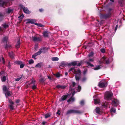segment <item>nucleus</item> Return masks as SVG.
<instances>
[{
  "mask_svg": "<svg viewBox=\"0 0 125 125\" xmlns=\"http://www.w3.org/2000/svg\"><path fill=\"white\" fill-rule=\"evenodd\" d=\"M13 10L12 9H11L9 8L8 10L7 11V13H9L11 12H12L13 11Z\"/></svg>",
  "mask_w": 125,
  "mask_h": 125,
  "instance_id": "31",
  "label": "nucleus"
},
{
  "mask_svg": "<svg viewBox=\"0 0 125 125\" xmlns=\"http://www.w3.org/2000/svg\"><path fill=\"white\" fill-rule=\"evenodd\" d=\"M32 40L34 41H40L41 40L40 38L36 36H32Z\"/></svg>",
  "mask_w": 125,
  "mask_h": 125,
  "instance_id": "11",
  "label": "nucleus"
},
{
  "mask_svg": "<svg viewBox=\"0 0 125 125\" xmlns=\"http://www.w3.org/2000/svg\"><path fill=\"white\" fill-rule=\"evenodd\" d=\"M56 87L58 88L64 89L65 88V87L63 85H58L56 86Z\"/></svg>",
  "mask_w": 125,
  "mask_h": 125,
  "instance_id": "22",
  "label": "nucleus"
},
{
  "mask_svg": "<svg viewBox=\"0 0 125 125\" xmlns=\"http://www.w3.org/2000/svg\"><path fill=\"white\" fill-rule=\"evenodd\" d=\"M124 0H119L118 1L119 3L120 4L121 6H122V5H121L124 2Z\"/></svg>",
  "mask_w": 125,
  "mask_h": 125,
  "instance_id": "37",
  "label": "nucleus"
},
{
  "mask_svg": "<svg viewBox=\"0 0 125 125\" xmlns=\"http://www.w3.org/2000/svg\"><path fill=\"white\" fill-rule=\"evenodd\" d=\"M1 80L2 82H4L6 80V77L5 76H4L1 78Z\"/></svg>",
  "mask_w": 125,
  "mask_h": 125,
  "instance_id": "29",
  "label": "nucleus"
},
{
  "mask_svg": "<svg viewBox=\"0 0 125 125\" xmlns=\"http://www.w3.org/2000/svg\"><path fill=\"white\" fill-rule=\"evenodd\" d=\"M37 55V54H36L35 53L32 55V58H35Z\"/></svg>",
  "mask_w": 125,
  "mask_h": 125,
  "instance_id": "57",
  "label": "nucleus"
},
{
  "mask_svg": "<svg viewBox=\"0 0 125 125\" xmlns=\"http://www.w3.org/2000/svg\"><path fill=\"white\" fill-rule=\"evenodd\" d=\"M19 100H17L16 101V103H19Z\"/></svg>",
  "mask_w": 125,
  "mask_h": 125,
  "instance_id": "63",
  "label": "nucleus"
},
{
  "mask_svg": "<svg viewBox=\"0 0 125 125\" xmlns=\"http://www.w3.org/2000/svg\"><path fill=\"white\" fill-rule=\"evenodd\" d=\"M113 95V94L111 91H106L105 94L104 99L106 100H110L111 99Z\"/></svg>",
  "mask_w": 125,
  "mask_h": 125,
  "instance_id": "2",
  "label": "nucleus"
},
{
  "mask_svg": "<svg viewBox=\"0 0 125 125\" xmlns=\"http://www.w3.org/2000/svg\"><path fill=\"white\" fill-rule=\"evenodd\" d=\"M99 62L100 64L103 63L104 62H105L107 64H109L110 63L109 59L106 57L105 56L103 57L99 61Z\"/></svg>",
  "mask_w": 125,
  "mask_h": 125,
  "instance_id": "3",
  "label": "nucleus"
},
{
  "mask_svg": "<svg viewBox=\"0 0 125 125\" xmlns=\"http://www.w3.org/2000/svg\"><path fill=\"white\" fill-rule=\"evenodd\" d=\"M42 52V51L40 49L38 52L36 53V54H37V55H38L40 54H41Z\"/></svg>",
  "mask_w": 125,
  "mask_h": 125,
  "instance_id": "35",
  "label": "nucleus"
},
{
  "mask_svg": "<svg viewBox=\"0 0 125 125\" xmlns=\"http://www.w3.org/2000/svg\"><path fill=\"white\" fill-rule=\"evenodd\" d=\"M81 113V112L79 110H76L71 109L68 111L66 113V114L67 115H69L72 113L80 114Z\"/></svg>",
  "mask_w": 125,
  "mask_h": 125,
  "instance_id": "5",
  "label": "nucleus"
},
{
  "mask_svg": "<svg viewBox=\"0 0 125 125\" xmlns=\"http://www.w3.org/2000/svg\"><path fill=\"white\" fill-rule=\"evenodd\" d=\"M39 80L40 81L42 82H43L44 81V79L43 78H42L40 79Z\"/></svg>",
  "mask_w": 125,
  "mask_h": 125,
  "instance_id": "53",
  "label": "nucleus"
},
{
  "mask_svg": "<svg viewBox=\"0 0 125 125\" xmlns=\"http://www.w3.org/2000/svg\"><path fill=\"white\" fill-rule=\"evenodd\" d=\"M87 79V78L85 77H84L82 79V81L83 82H84Z\"/></svg>",
  "mask_w": 125,
  "mask_h": 125,
  "instance_id": "55",
  "label": "nucleus"
},
{
  "mask_svg": "<svg viewBox=\"0 0 125 125\" xmlns=\"http://www.w3.org/2000/svg\"><path fill=\"white\" fill-rule=\"evenodd\" d=\"M72 71L75 75V79L76 81H78L81 78V71L79 69H76L74 68H72L69 72Z\"/></svg>",
  "mask_w": 125,
  "mask_h": 125,
  "instance_id": "1",
  "label": "nucleus"
},
{
  "mask_svg": "<svg viewBox=\"0 0 125 125\" xmlns=\"http://www.w3.org/2000/svg\"><path fill=\"white\" fill-rule=\"evenodd\" d=\"M48 48L46 47H42L41 50H42V52L43 53H44L46 52V51L47 50Z\"/></svg>",
  "mask_w": 125,
  "mask_h": 125,
  "instance_id": "20",
  "label": "nucleus"
},
{
  "mask_svg": "<svg viewBox=\"0 0 125 125\" xmlns=\"http://www.w3.org/2000/svg\"><path fill=\"white\" fill-rule=\"evenodd\" d=\"M111 15V13L109 12L108 13L102 15V17L104 19H106L110 17Z\"/></svg>",
  "mask_w": 125,
  "mask_h": 125,
  "instance_id": "10",
  "label": "nucleus"
},
{
  "mask_svg": "<svg viewBox=\"0 0 125 125\" xmlns=\"http://www.w3.org/2000/svg\"><path fill=\"white\" fill-rule=\"evenodd\" d=\"M118 25H117L115 28V31H116L117 30V28H118Z\"/></svg>",
  "mask_w": 125,
  "mask_h": 125,
  "instance_id": "60",
  "label": "nucleus"
},
{
  "mask_svg": "<svg viewBox=\"0 0 125 125\" xmlns=\"http://www.w3.org/2000/svg\"><path fill=\"white\" fill-rule=\"evenodd\" d=\"M33 89H34L36 88V85L35 84H33L32 86Z\"/></svg>",
  "mask_w": 125,
  "mask_h": 125,
  "instance_id": "52",
  "label": "nucleus"
},
{
  "mask_svg": "<svg viewBox=\"0 0 125 125\" xmlns=\"http://www.w3.org/2000/svg\"><path fill=\"white\" fill-rule=\"evenodd\" d=\"M3 26L5 28H6L8 27V25L6 23H4L3 25Z\"/></svg>",
  "mask_w": 125,
  "mask_h": 125,
  "instance_id": "44",
  "label": "nucleus"
},
{
  "mask_svg": "<svg viewBox=\"0 0 125 125\" xmlns=\"http://www.w3.org/2000/svg\"><path fill=\"white\" fill-rule=\"evenodd\" d=\"M2 60L3 63V64H4L5 63V61L4 58L3 57H2L0 58V62Z\"/></svg>",
  "mask_w": 125,
  "mask_h": 125,
  "instance_id": "41",
  "label": "nucleus"
},
{
  "mask_svg": "<svg viewBox=\"0 0 125 125\" xmlns=\"http://www.w3.org/2000/svg\"><path fill=\"white\" fill-rule=\"evenodd\" d=\"M51 114L50 113H48L46 114L45 115V118H47L50 116Z\"/></svg>",
  "mask_w": 125,
  "mask_h": 125,
  "instance_id": "34",
  "label": "nucleus"
},
{
  "mask_svg": "<svg viewBox=\"0 0 125 125\" xmlns=\"http://www.w3.org/2000/svg\"><path fill=\"white\" fill-rule=\"evenodd\" d=\"M84 103V101L83 100H82L81 101L80 103V104L81 105H83Z\"/></svg>",
  "mask_w": 125,
  "mask_h": 125,
  "instance_id": "56",
  "label": "nucleus"
},
{
  "mask_svg": "<svg viewBox=\"0 0 125 125\" xmlns=\"http://www.w3.org/2000/svg\"><path fill=\"white\" fill-rule=\"evenodd\" d=\"M95 111L97 114H100V109L98 107H97L96 108Z\"/></svg>",
  "mask_w": 125,
  "mask_h": 125,
  "instance_id": "21",
  "label": "nucleus"
},
{
  "mask_svg": "<svg viewBox=\"0 0 125 125\" xmlns=\"http://www.w3.org/2000/svg\"><path fill=\"white\" fill-rule=\"evenodd\" d=\"M26 21H27L26 22V23H31L34 24L35 22L36 21V20L35 19H28L26 20Z\"/></svg>",
  "mask_w": 125,
  "mask_h": 125,
  "instance_id": "6",
  "label": "nucleus"
},
{
  "mask_svg": "<svg viewBox=\"0 0 125 125\" xmlns=\"http://www.w3.org/2000/svg\"><path fill=\"white\" fill-rule=\"evenodd\" d=\"M36 67H41V63H38L35 66Z\"/></svg>",
  "mask_w": 125,
  "mask_h": 125,
  "instance_id": "46",
  "label": "nucleus"
},
{
  "mask_svg": "<svg viewBox=\"0 0 125 125\" xmlns=\"http://www.w3.org/2000/svg\"><path fill=\"white\" fill-rule=\"evenodd\" d=\"M85 63H86V64L88 65L89 66H93V65L91 64L88 61H86L85 62Z\"/></svg>",
  "mask_w": 125,
  "mask_h": 125,
  "instance_id": "33",
  "label": "nucleus"
},
{
  "mask_svg": "<svg viewBox=\"0 0 125 125\" xmlns=\"http://www.w3.org/2000/svg\"><path fill=\"white\" fill-rule=\"evenodd\" d=\"M16 63L17 64L20 65L22 63V62L21 61H17L16 62Z\"/></svg>",
  "mask_w": 125,
  "mask_h": 125,
  "instance_id": "42",
  "label": "nucleus"
},
{
  "mask_svg": "<svg viewBox=\"0 0 125 125\" xmlns=\"http://www.w3.org/2000/svg\"><path fill=\"white\" fill-rule=\"evenodd\" d=\"M101 66L99 65H98L97 66H96V67L94 68L93 69L95 70H98L100 69L101 68Z\"/></svg>",
  "mask_w": 125,
  "mask_h": 125,
  "instance_id": "26",
  "label": "nucleus"
},
{
  "mask_svg": "<svg viewBox=\"0 0 125 125\" xmlns=\"http://www.w3.org/2000/svg\"><path fill=\"white\" fill-rule=\"evenodd\" d=\"M49 33L47 31H45L43 33V35L44 37H47L48 36L49 34Z\"/></svg>",
  "mask_w": 125,
  "mask_h": 125,
  "instance_id": "24",
  "label": "nucleus"
},
{
  "mask_svg": "<svg viewBox=\"0 0 125 125\" xmlns=\"http://www.w3.org/2000/svg\"><path fill=\"white\" fill-rule=\"evenodd\" d=\"M81 89V86H80V85H78V86L77 89V90L76 91V92H79L80 91ZM73 91V93L72 94V96H73L75 94V93H76V92H75V91H72L71 92H72Z\"/></svg>",
  "mask_w": 125,
  "mask_h": 125,
  "instance_id": "12",
  "label": "nucleus"
},
{
  "mask_svg": "<svg viewBox=\"0 0 125 125\" xmlns=\"http://www.w3.org/2000/svg\"><path fill=\"white\" fill-rule=\"evenodd\" d=\"M24 16L23 14H22L21 15L19 16L18 17V18H19V20H20V21H21V20L24 18Z\"/></svg>",
  "mask_w": 125,
  "mask_h": 125,
  "instance_id": "27",
  "label": "nucleus"
},
{
  "mask_svg": "<svg viewBox=\"0 0 125 125\" xmlns=\"http://www.w3.org/2000/svg\"><path fill=\"white\" fill-rule=\"evenodd\" d=\"M73 85V87H74V86L76 84V83L75 82H73L72 83Z\"/></svg>",
  "mask_w": 125,
  "mask_h": 125,
  "instance_id": "62",
  "label": "nucleus"
},
{
  "mask_svg": "<svg viewBox=\"0 0 125 125\" xmlns=\"http://www.w3.org/2000/svg\"><path fill=\"white\" fill-rule=\"evenodd\" d=\"M20 39H19L18 41L17 42L16 45V48H19L20 46Z\"/></svg>",
  "mask_w": 125,
  "mask_h": 125,
  "instance_id": "19",
  "label": "nucleus"
},
{
  "mask_svg": "<svg viewBox=\"0 0 125 125\" xmlns=\"http://www.w3.org/2000/svg\"><path fill=\"white\" fill-rule=\"evenodd\" d=\"M94 104H98L100 102L99 99H94Z\"/></svg>",
  "mask_w": 125,
  "mask_h": 125,
  "instance_id": "23",
  "label": "nucleus"
},
{
  "mask_svg": "<svg viewBox=\"0 0 125 125\" xmlns=\"http://www.w3.org/2000/svg\"><path fill=\"white\" fill-rule=\"evenodd\" d=\"M9 55L12 58H13L14 57V54L13 52H11L9 53Z\"/></svg>",
  "mask_w": 125,
  "mask_h": 125,
  "instance_id": "28",
  "label": "nucleus"
},
{
  "mask_svg": "<svg viewBox=\"0 0 125 125\" xmlns=\"http://www.w3.org/2000/svg\"><path fill=\"white\" fill-rule=\"evenodd\" d=\"M25 64H24L22 63L20 65V67L21 68H23Z\"/></svg>",
  "mask_w": 125,
  "mask_h": 125,
  "instance_id": "45",
  "label": "nucleus"
},
{
  "mask_svg": "<svg viewBox=\"0 0 125 125\" xmlns=\"http://www.w3.org/2000/svg\"><path fill=\"white\" fill-rule=\"evenodd\" d=\"M109 1L110 2H111L112 3H113L114 2V1L113 0H106V1L104 2V4H105L107 2V1Z\"/></svg>",
  "mask_w": 125,
  "mask_h": 125,
  "instance_id": "47",
  "label": "nucleus"
},
{
  "mask_svg": "<svg viewBox=\"0 0 125 125\" xmlns=\"http://www.w3.org/2000/svg\"><path fill=\"white\" fill-rule=\"evenodd\" d=\"M6 3L4 1V0H0V6H3L6 5Z\"/></svg>",
  "mask_w": 125,
  "mask_h": 125,
  "instance_id": "14",
  "label": "nucleus"
},
{
  "mask_svg": "<svg viewBox=\"0 0 125 125\" xmlns=\"http://www.w3.org/2000/svg\"><path fill=\"white\" fill-rule=\"evenodd\" d=\"M10 95V93L9 91H7L5 93V95L6 97H7V95L9 96Z\"/></svg>",
  "mask_w": 125,
  "mask_h": 125,
  "instance_id": "36",
  "label": "nucleus"
},
{
  "mask_svg": "<svg viewBox=\"0 0 125 125\" xmlns=\"http://www.w3.org/2000/svg\"><path fill=\"white\" fill-rule=\"evenodd\" d=\"M8 40V37L6 36L5 37L3 38L2 40V42H4V43H6L7 42Z\"/></svg>",
  "mask_w": 125,
  "mask_h": 125,
  "instance_id": "17",
  "label": "nucleus"
},
{
  "mask_svg": "<svg viewBox=\"0 0 125 125\" xmlns=\"http://www.w3.org/2000/svg\"><path fill=\"white\" fill-rule=\"evenodd\" d=\"M100 51L101 52L103 53H104L105 52V49H101Z\"/></svg>",
  "mask_w": 125,
  "mask_h": 125,
  "instance_id": "49",
  "label": "nucleus"
},
{
  "mask_svg": "<svg viewBox=\"0 0 125 125\" xmlns=\"http://www.w3.org/2000/svg\"><path fill=\"white\" fill-rule=\"evenodd\" d=\"M82 61H81L80 62L78 61L73 62L71 63H69L68 66H74L77 65L78 66H80L82 64Z\"/></svg>",
  "mask_w": 125,
  "mask_h": 125,
  "instance_id": "4",
  "label": "nucleus"
},
{
  "mask_svg": "<svg viewBox=\"0 0 125 125\" xmlns=\"http://www.w3.org/2000/svg\"><path fill=\"white\" fill-rule=\"evenodd\" d=\"M56 77L58 78L60 76V74L59 73H57L56 74L54 75Z\"/></svg>",
  "mask_w": 125,
  "mask_h": 125,
  "instance_id": "39",
  "label": "nucleus"
},
{
  "mask_svg": "<svg viewBox=\"0 0 125 125\" xmlns=\"http://www.w3.org/2000/svg\"><path fill=\"white\" fill-rule=\"evenodd\" d=\"M35 82V81L32 80L31 81V84H34Z\"/></svg>",
  "mask_w": 125,
  "mask_h": 125,
  "instance_id": "58",
  "label": "nucleus"
},
{
  "mask_svg": "<svg viewBox=\"0 0 125 125\" xmlns=\"http://www.w3.org/2000/svg\"><path fill=\"white\" fill-rule=\"evenodd\" d=\"M56 114H58L59 115H60V111L59 110H58L56 113Z\"/></svg>",
  "mask_w": 125,
  "mask_h": 125,
  "instance_id": "59",
  "label": "nucleus"
},
{
  "mask_svg": "<svg viewBox=\"0 0 125 125\" xmlns=\"http://www.w3.org/2000/svg\"><path fill=\"white\" fill-rule=\"evenodd\" d=\"M86 73V71H84L83 72V73L84 74H85Z\"/></svg>",
  "mask_w": 125,
  "mask_h": 125,
  "instance_id": "64",
  "label": "nucleus"
},
{
  "mask_svg": "<svg viewBox=\"0 0 125 125\" xmlns=\"http://www.w3.org/2000/svg\"><path fill=\"white\" fill-rule=\"evenodd\" d=\"M3 15L0 13V21H1L3 19Z\"/></svg>",
  "mask_w": 125,
  "mask_h": 125,
  "instance_id": "32",
  "label": "nucleus"
},
{
  "mask_svg": "<svg viewBox=\"0 0 125 125\" xmlns=\"http://www.w3.org/2000/svg\"><path fill=\"white\" fill-rule=\"evenodd\" d=\"M107 85V83L106 82H100L99 83V86L101 88L106 87Z\"/></svg>",
  "mask_w": 125,
  "mask_h": 125,
  "instance_id": "7",
  "label": "nucleus"
},
{
  "mask_svg": "<svg viewBox=\"0 0 125 125\" xmlns=\"http://www.w3.org/2000/svg\"><path fill=\"white\" fill-rule=\"evenodd\" d=\"M22 76H21L20 77L15 79V81H19L22 78Z\"/></svg>",
  "mask_w": 125,
  "mask_h": 125,
  "instance_id": "43",
  "label": "nucleus"
},
{
  "mask_svg": "<svg viewBox=\"0 0 125 125\" xmlns=\"http://www.w3.org/2000/svg\"><path fill=\"white\" fill-rule=\"evenodd\" d=\"M9 101L10 103L9 106L10 109H13L14 108V106L13 105L14 104L13 102L11 100H9Z\"/></svg>",
  "mask_w": 125,
  "mask_h": 125,
  "instance_id": "13",
  "label": "nucleus"
},
{
  "mask_svg": "<svg viewBox=\"0 0 125 125\" xmlns=\"http://www.w3.org/2000/svg\"><path fill=\"white\" fill-rule=\"evenodd\" d=\"M113 105L116 106L119 104V102L117 99H114L112 102L111 103Z\"/></svg>",
  "mask_w": 125,
  "mask_h": 125,
  "instance_id": "9",
  "label": "nucleus"
},
{
  "mask_svg": "<svg viewBox=\"0 0 125 125\" xmlns=\"http://www.w3.org/2000/svg\"><path fill=\"white\" fill-rule=\"evenodd\" d=\"M20 6L22 8H23V10L24 12L26 13L27 14H29L30 13V11L28 10V9L25 7H24L23 6L21 5H20Z\"/></svg>",
  "mask_w": 125,
  "mask_h": 125,
  "instance_id": "8",
  "label": "nucleus"
},
{
  "mask_svg": "<svg viewBox=\"0 0 125 125\" xmlns=\"http://www.w3.org/2000/svg\"><path fill=\"white\" fill-rule=\"evenodd\" d=\"M4 91H7V87L6 86H4L3 88Z\"/></svg>",
  "mask_w": 125,
  "mask_h": 125,
  "instance_id": "48",
  "label": "nucleus"
},
{
  "mask_svg": "<svg viewBox=\"0 0 125 125\" xmlns=\"http://www.w3.org/2000/svg\"><path fill=\"white\" fill-rule=\"evenodd\" d=\"M94 55V53L93 52H91L89 55L88 56L89 57H92Z\"/></svg>",
  "mask_w": 125,
  "mask_h": 125,
  "instance_id": "38",
  "label": "nucleus"
},
{
  "mask_svg": "<svg viewBox=\"0 0 125 125\" xmlns=\"http://www.w3.org/2000/svg\"><path fill=\"white\" fill-rule=\"evenodd\" d=\"M89 61L90 62H93L94 61V58H90V57H89Z\"/></svg>",
  "mask_w": 125,
  "mask_h": 125,
  "instance_id": "54",
  "label": "nucleus"
},
{
  "mask_svg": "<svg viewBox=\"0 0 125 125\" xmlns=\"http://www.w3.org/2000/svg\"><path fill=\"white\" fill-rule=\"evenodd\" d=\"M68 64L69 63H67V62H61L60 66H62V67L65 66H68Z\"/></svg>",
  "mask_w": 125,
  "mask_h": 125,
  "instance_id": "15",
  "label": "nucleus"
},
{
  "mask_svg": "<svg viewBox=\"0 0 125 125\" xmlns=\"http://www.w3.org/2000/svg\"><path fill=\"white\" fill-rule=\"evenodd\" d=\"M75 99L74 97H72L70 98L68 101L67 102L68 103H69L70 102L72 103L74 102V101Z\"/></svg>",
  "mask_w": 125,
  "mask_h": 125,
  "instance_id": "18",
  "label": "nucleus"
},
{
  "mask_svg": "<svg viewBox=\"0 0 125 125\" xmlns=\"http://www.w3.org/2000/svg\"><path fill=\"white\" fill-rule=\"evenodd\" d=\"M39 11L40 12H42L43 11V10L42 9H40L39 10Z\"/></svg>",
  "mask_w": 125,
  "mask_h": 125,
  "instance_id": "61",
  "label": "nucleus"
},
{
  "mask_svg": "<svg viewBox=\"0 0 125 125\" xmlns=\"http://www.w3.org/2000/svg\"><path fill=\"white\" fill-rule=\"evenodd\" d=\"M111 112L115 113V109L113 108H112L111 109Z\"/></svg>",
  "mask_w": 125,
  "mask_h": 125,
  "instance_id": "40",
  "label": "nucleus"
},
{
  "mask_svg": "<svg viewBox=\"0 0 125 125\" xmlns=\"http://www.w3.org/2000/svg\"><path fill=\"white\" fill-rule=\"evenodd\" d=\"M28 63L29 64H32L33 63L34 61L33 60L31 59L29 61Z\"/></svg>",
  "mask_w": 125,
  "mask_h": 125,
  "instance_id": "30",
  "label": "nucleus"
},
{
  "mask_svg": "<svg viewBox=\"0 0 125 125\" xmlns=\"http://www.w3.org/2000/svg\"><path fill=\"white\" fill-rule=\"evenodd\" d=\"M52 60L53 61H57L58 60L59 58L57 57H53L52 58Z\"/></svg>",
  "mask_w": 125,
  "mask_h": 125,
  "instance_id": "25",
  "label": "nucleus"
},
{
  "mask_svg": "<svg viewBox=\"0 0 125 125\" xmlns=\"http://www.w3.org/2000/svg\"><path fill=\"white\" fill-rule=\"evenodd\" d=\"M34 24L37 25L38 26L40 27H42L43 26V25L41 24H37L36 23H34Z\"/></svg>",
  "mask_w": 125,
  "mask_h": 125,
  "instance_id": "50",
  "label": "nucleus"
},
{
  "mask_svg": "<svg viewBox=\"0 0 125 125\" xmlns=\"http://www.w3.org/2000/svg\"><path fill=\"white\" fill-rule=\"evenodd\" d=\"M67 95H63L59 99V101H62L65 100L67 98Z\"/></svg>",
  "mask_w": 125,
  "mask_h": 125,
  "instance_id": "16",
  "label": "nucleus"
},
{
  "mask_svg": "<svg viewBox=\"0 0 125 125\" xmlns=\"http://www.w3.org/2000/svg\"><path fill=\"white\" fill-rule=\"evenodd\" d=\"M64 34L66 36L67 35H68V31H65L64 32Z\"/></svg>",
  "mask_w": 125,
  "mask_h": 125,
  "instance_id": "51",
  "label": "nucleus"
}]
</instances>
